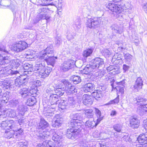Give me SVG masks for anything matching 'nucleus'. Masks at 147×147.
Instances as JSON below:
<instances>
[{"label":"nucleus","instance_id":"f257e3e1","mask_svg":"<svg viewBox=\"0 0 147 147\" xmlns=\"http://www.w3.org/2000/svg\"><path fill=\"white\" fill-rule=\"evenodd\" d=\"M49 123L42 118H41L40 122L37 124V130L38 136L41 139H46L49 137L50 132L45 129L49 126Z\"/></svg>","mask_w":147,"mask_h":147},{"label":"nucleus","instance_id":"f03ea898","mask_svg":"<svg viewBox=\"0 0 147 147\" xmlns=\"http://www.w3.org/2000/svg\"><path fill=\"white\" fill-rule=\"evenodd\" d=\"M59 98L57 97V96L55 94L51 95L49 97V102L51 104V106H50V109L48 110H47V108L44 107V111H47L45 113V114L46 116H48L49 117H51L52 116L53 113L50 111L51 108L52 109H55V107L56 104H58V100H59L58 99Z\"/></svg>","mask_w":147,"mask_h":147},{"label":"nucleus","instance_id":"7ed1b4c3","mask_svg":"<svg viewBox=\"0 0 147 147\" xmlns=\"http://www.w3.org/2000/svg\"><path fill=\"white\" fill-rule=\"evenodd\" d=\"M102 20L100 17H94L88 19L86 23V26L91 29H94L99 27Z\"/></svg>","mask_w":147,"mask_h":147},{"label":"nucleus","instance_id":"20e7f679","mask_svg":"<svg viewBox=\"0 0 147 147\" xmlns=\"http://www.w3.org/2000/svg\"><path fill=\"white\" fill-rule=\"evenodd\" d=\"M41 6L40 7L38 10L39 14L36 18V20H34V23L35 24L37 23L39 20L41 19H46L47 20L49 19L50 17L46 14V13L49 10L48 8L46 6Z\"/></svg>","mask_w":147,"mask_h":147},{"label":"nucleus","instance_id":"39448f33","mask_svg":"<svg viewBox=\"0 0 147 147\" xmlns=\"http://www.w3.org/2000/svg\"><path fill=\"white\" fill-rule=\"evenodd\" d=\"M134 100L135 102V103L141 106L140 110L138 111L140 115H142L145 113L147 112V104L143 105V102L146 100V99L144 98L141 96H138L134 98Z\"/></svg>","mask_w":147,"mask_h":147},{"label":"nucleus","instance_id":"423d86ee","mask_svg":"<svg viewBox=\"0 0 147 147\" xmlns=\"http://www.w3.org/2000/svg\"><path fill=\"white\" fill-rule=\"evenodd\" d=\"M22 69H20V72H23L24 74L26 75L28 77L33 74V66L28 63L24 64L22 67Z\"/></svg>","mask_w":147,"mask_h":147},{"label":"nucleus","instance_id":"0eeeda50","mask_svg":"<svg viewBox=\"0 0 147 147\" xmlns=\"http://www.w3.org/2000/svg\"><path fill=\"white\" fill-rule=\"evenodd\" d=\"M17 71H13L10 68L4 66V67L0 68V76L1 77H5L9 75H15L18 73Z\"/></svg>","mask_w":147,"mask_h":147},{"label":"nucleus","instance_id":"6e6552de","mask_svg":"<svg viewBox=\"0 0 147 147\" xmlns=\"http://www.w3.org/2000/svg\"><path fill=\"white\" fill-rule=\"evenodd\" d=\"M27 46V44L25 42L20 41L18 43L13 45L12 46L11 49L17 52H19L25 49Z\"/></svg>","mask_w":147,"mask_h":147},{"label":"nucleus","instance_id":"1a4fd4ad","mask_svg":"<svg viewBox=\"0 0 147 147\" xmlns=\"http://www.w3.org/2000/svg\"><path fill=\"white\" fill-rule=\"evenodd\" d=\"M54 52L52 48L47 47L44 51L40 52L38 55V58L41 60L45 59L46 57L50 56V54L53 55Z\"/></svg>","mask_w":147,"mask_h":147},{"label":"nucleus","instance_id":"9d476101","mask_svg":"<svg viewBox=\"0 0 147 147\" xmlns=\"http://www.w3.org/2000/svg\"><path fill=\"white\" fill-rule=\"evenodd\" d=\"M61 81L64 84L67 86L66 87L67 89L66 90V93H68L69 94H71L76 93L77 92V90L68 81L65 80H62Z\"/></svg>","mask_w":147,"mask_h":147},{"label":"nucleus","instance_id":"9b49d317","mask_svg":"<svg viewBox=\"0 0 147 147\" xmlns=\"http://www.w3.org/2000/svg\"><path fill=\"white\" fill-rule=\"evenodd\" d=\"M29 78L24 76L21 75L19 78H17L15 80V85L17 87H20L21 86L26 84Z\"/></svg>","mask_w":147,"mask_h":147},{"label":"nucleus","instance_id":"f8f14e48","mask_svg":"<svg viewBox=\"0 0 147 147\" xmlns=\"http://www.w3.org/2000/svg\"><path fill=\"white\" fill-rule=\"evenodd\" d=\"M38 59L37 60L36 62V64L35 66L34 71H37L39 73H40L41 70H42L45 67V61L43 60L40 59L38 58Z\"/></svg>","mask_w":147,"mask_h":147},{"label":"nucleus","instance_id":"ddd939ff","mask_svg":"<svg viewBox=\"0 0 147 147\" xmlns=\"http://www.w3.org/2000/svg\"><path fill=\"white\" fill-rule=\"evenodd\" d=\"M92 62L95 65L96 68L99 69L103 67L105 63L103 59L99 57L95 58L92 60Z\"/></svg>","mask_w":147,"mask_h":147},{"label":"nucleus","instance_id":"4468645a","mask_svg":"<svg viewBox=\"0 0 147 147\" xmlns=\"http://www.w3.org/2000/svg\"><path fill=\"white\" fill-rule=\"evenodd\" d=\"M107 8L111 10L112 11L115 13H119L122 11V8L120 5L109 3L107 6Z\"/></svg>","mask_w":147,"mask_h":147},{"label":"nucleus","instance_id":"2eb2a0df","mask_svg":"<svg viewBox=\"0 0 147 147\" xmlns=\"http://www.w3.org/2000/svg\"><path fill=\"white\" fill-rule=\"evenodd\" d=\"M83 102L87 106H91L93 102V97L87 94H84L82 97Z\"/></svg>","mask_w":147,"mask_h":147},{"label":"nucleus","instance_id":"dca6fc26","mask_svg":"<svg viewBox=\"0 0 147 147\" xmlns=\"http://www.w3.org/2000/svg\"><path fill=\"white\" fill-rule=\"evenodd\" d=\"M79 132L78 129L74 127L69 128L67 129L66 134V136L69 138H71L72 137L74 138Z\"/></svg>","mask_w":147,"mask_h":147},{"label":"nucleus","instance_id":"f3484780","mask_svg":"<svg viewBox=\"0 0 147 147\" xmlns=\"http://www.w3.org/2000/svg\"><path fill=\"white\" fill-rule=\"evenodd\" d=\"M129 121V126L133 128H137L139 125L140 121L136 117H131Z\"/></svg>","mask_w":147,"mask_h":147},{"label":"nucleus","instance_id":"a211bd4d","mask_svg":"<svg viewBox=\"0 0 147 147\" xmlns=\"http://www.w3.org/2000/svg\"><path fill=\"white\" fill-rule=\"evenodd\" d=\"M52 70V69L50 67H47L46 68L44 67L39 74V77L42 78H45L49 76Z\"/></svg>","mask_w":147,"mask_h":147},{"label":"nucleus","instance_id":"6ab92c4d","mask_svg":"<svg viewBox=\"0 0 147 147\" xmlns=\"http://www.w3.org/2000/svg\"><path fill=\"white\" fill-rule=\"evenodd\" d=\"M143 85L142 79L141 77H138L137 79L135 84L134 86V90L135 91L138 92L142 88Z\"/></svg>","mask_w":147,"mask_h":147},{"label":"nucleus","instance_id":"aec40b11","mask_svg":"<svg viewBox=\"0 0 147 147\" xmlns=\"http://www.w3.org/2000/svg\"><path fill=\"white\" fill-rule=\"evenodd\" d=\"M37 147H57V146L51 141L46 140L44 141L42 144L37 145Z\"/></svg>","mask_w":147,"mask_h":147},{"label":"nucleus","instance_id":"412c9836","mask_svg":"<svg viewBox=\"0 0 147 147\" xmlns=\"http://www.w3.org/2000/svg\"><path fill=\"white\" fill-rule=\"evenodd\" d=\"M111 28L113 33L121 34L123 31L122 27L117 24H113L111 26Z\"/></svg>","mask_w":147,"mask_h":147},{"label":"nucleus","instance_id":"4be33fe9","mask_svg":"<svg viewBox=\"0 0 147 147\" xmlns=\"http://www.w3.org/2000/svg\"><path fill=\"white\" fill-rule=\"evenodd\" d=\"M57 59V57H54L53 55H50L47 57L45 58L43 60H45L48 65H50L53 66L55 62V59Z\"/></svg>","mask_w":147,"mask_h":147},{"label":"nucleus","instance_id":"5701e85b","mask_svg":"<svg viewBox=\"0 0 147 147\" xmlns=\"http://www.w3.org/2000/svg\"><path fill=\"white\" fill-rule=\"evenodd\" d=\"M137 140L141 145L147 144V133L140 134L138 137Z\"/></svg>","mask_w":147,"mask_h":147},{"label":"nucleus","instance_id":"b1692460","mask_svg":"<svg viewBox=\"0 0 147 147\" xmlns=\"http://www.w3.org/2000/svg\"><path fill=\"white\" fill-rule=\"evenodd\" d=\"M58 108L59 110L60 111H64L66 109L67 106V102L63 100H58Z\"/></svg>","mask_w":147,"mask_h":147},{"label":"nucleus","instance_id":"393cba45","mask_svg":"<svg viewBox=\"0 0 147 147\" xmlns=\"http://www.w3.org/2000/svg\"><path fill=\"white\" fill-rule=\"evenodd\" d=\"M29 90L27 88H23L20 89L19 92L21 94L22 97L23 98H26L30 96L29 95Z\"/></svg>","mask_w":147,"mask_h":147},{"label":"nucleus","instance_id":"a878e982","mask_svg":"<svg viewBox=\"0 0 147 147\" xmlns=\"http://www.w3.org/2000/svg\"><path fill=\"white\" fill-rule=\"evenodd\" d=\"M94 86L93 84L88 83L84 85L83 90L86 92H91L94 89Z\"/></svg>","mask_w":147,"mask_h":147},{"label":"nucleus","instance_id":"bb28decb","mask_svg":"<svg viewBox=\"0 0 147 147\" xmlns=\"http://www.w3.org/2000/svg\"><path fill=\"white\" fill-rule=\"evenodd\" d=\"M9 126H10V129H11L12 131L15 132V131H17L18 129V128L19 125L18 123H17L15 122L12 120H9Z\"/></svg>","mask_w":147,"mask_h":147},{"label":"nucleus","instance_id":"cd10ccee","mask_svg":"<svg viewBox=\"0 0 147 147\" xmlns=\"http://www.w3.org/2000/svg\"><path fill=\"white\" fill-rule=\"evenodd\" d=\"M70 117L71 119L76 120L80 122L82 119V116L81 113H73L71 114Z\"/></svg>","mask_w":147,"mask_h":147},{"label":"nucleus","instance_id":"c85d7f7f","mask_svg":"<svg viewBox=\"0 0 147 147\" xmlns=\"http://www.w3.org/2000/svg\"><path fill=\"white\" fill-rule=\"evenodd\" d=\"M6 100H0V116H2L3 117H5L7 116H8L9 114H8V112L9 111L5 109H4L2 111H1V110L2 108V106L3 105V104L1 103V102H5L7 101Z\"/></svg>","mask_w":147,"mask_h":147},{"label":"nucleus","instance_id":"c756f323","mask_svg":"<svg viewBox=\"0 0 147 147\" xmlns=\"http://www.w3.org/2000/svg\"><path fill=\"white\" fill-rule=\"evenodd\" d=\"M69 60L65 61L63 64L61 69L64 71H66L69 70L71 68V64Z\"/></svg>","mask_w":147,"mask_h":147},{"label":"nucleus","instance_id":"7c9ffc66","mask_svg":"<svg viewBox=\"0 0 147 147\" xmlns=\"http://www.w3.org/2000/svg\"><path fill=\"white\" fill-rule=\"evenodd\" d=\"M99 123H97V121L96 123L94 120L87 121L85 123V125L86 127L90 128H93L95 127Z\"/></svg>","mask_w":147,"mask_h":147},{"label":"nucleus","instance_id":"2f4dec72","mask_svg":"<svg viewBox=\"0 0 147 147\" xmlns=\"http://www.w3.org/2000/svg\"><path fill=\"white\" fill-rule=\"evenodd\" d=\"M11 86L10 80H4L1 86L4 89H7L9 88Z\"/></svg>","mask_w":147,"mask_h":147},{"label":"nucleus","instance_id":"473e14b6","mask_svg":"<svg viewBox=\"0 0 147 147\" xmlns=\"http://www.w3.org/2000/svg\"><path fill=\"white\" fill-rule=\"evenodd\" d=\"M95 113L96 116L98 118L97 121V123H99L100 121L103 119L102 117H101V113L100 111L97 108H95Z\"/></svg>","mask_w":147,"mask_h":147},{"label":"nucleus","instance_id":"72a5a7b5","mask_svg":"<svg viewBox=\"0 0 147 147\" xmlns=\"http://www.w3.org/2000/svg\"><path fill=\"white\" fill-rule=\"evenodd\" d=\"M9 120L3 121L1 124V127L2 129L6 130L10 129V126H9Z\"/></svg>","mask_w":147,"mask_h":147},{"label":"nucleus","instance_id":"f704fd0d","mask_svg":"<svg viewBox=\"0 0 147 147\" xmlns=\"http://www.w3.org/2000/svg\"><path fill=\"white\" fill-rule=\"evenodd\" d=\"M84 113L87 117L88 118L93 117L94 113L92 109H86L84 110Z\"/></svg>","mask_w":147,"mask_h":147},{"label":"nucleus","instance_id":"c9c22d12","mask_svg":"<svg viewBox=\"0 0 147 147\" xmlns=\"http://www.w3.org/2000/svg\"><path fill=\"white\" fill-rule=\"evenodd\" d=\"M14 133V131L11 130H10L9 131L6 130L5 131L4 136L5 138L9 139L13 137Z\"/></svg>","mask_w":147,"mask_h":147},{"label":"nucleus","instance_id":"e433bc0d","mask_svg":"<svg viewBox=\"0 0 147 147\" xmlns=\"http://www.w3.org/2000/svg\"><path fill=\"white\" fill-rule=\"evenodd\" d=\"M70 125L72 128L74 127L78 129V127H77L78 126H80V122L74 119H72L71 120L70 123Z\"/></svg>","mask_w":147,"mask_h":147},{"label":"nucleus","instance_id":"4c0bfd02","mask_svg":"<svg viewBox=\"0 0 147 147\" xmlns=\"http://www.w3.org/2000/svg\"><path fill=\"white\" fill-rule=\"evenodd\" d=\"M56 95L57 96V97H59L62 96L64 93V88H57L55 90Z\"/></svg>","mask_w":147,"mask_h":147},{"label":"nucleus","instance_id":"58836bf2","mask_svg":"<svg viewBox=\"0 0 147 147\" xmlns=\"http://www.w3.org/2000/svg\"><path fill=\"white\" fill-rule=\"evenodd\" d=\"M93 50L92 49H88L85 50L83 52V55L84 57L87 58L90 56L92 54Z\"/></svg>","mask_w":147,"mask_h":147},{"label":"nucleus","instance_id":"ea45409f","mask_svg":"<svg viewBox=\"0 0 147 147\" xmlns=\"http://www.w3.org/2000/svg\"><path fill=\"white\" fill-rule=\"evenodd\" d=\"M92 95L97 100L102 96L101 92L99 90H96L93 92L92 93Z\"/></svg>","mask_w":147,"mask_h":147},{"label":"nucleus","instance_id":"a19ab883","mask_svg":"<svg viewBox=\"0 0 147 147\" xmlns=\"http://www.w3.org/2000/svg\"><path fill=\"white\" fill-rule=\"evenodd\" d=\"M2 58V59L1 58L0 59V65H3V66L1 67L3 68V67H4V66H6L5 65H7L10 62V61L8 59L7 57H3Z\"/></svg>","mask_w":147,"mask_h":147},{"label":"nucleus","instance_id":"79ce46f5","mask_svg":"<svg viewBox=\"0 0 147 147\" xmlns=\"http://www.w3.org/2000/svg\"><path fill=\"white\" fill-rule=\"evenodd\" d=\"M36 100L34 97L29 98L27 100L26 104L28 106H32L36 103Z\"/></svg>","mask_w":147,"mask_h":147},{"label":"nucleus","instance_id":"37998d69","mask_svg":"<svg viewBox=\"0 0 147 147\" xmlns=\"http://www.w3.org/2000/svg\"><path fill=\"white\" fill-rule=\"evenodd\" d=\"M71 79H72V80L75 84H78L81 81L80 77L77 76H72Z\"/></svg>","mask_w":147,"mask_h":147},{"label":"nucleus","instance_id":"c03bdc74","mask_svg":"<svg viewBox=\"0 0 147 147\" xmlns=\"http://www.w3.org/2000/svg\"><path fill=\"white\" fill-rule=\"evenodd\" d=\"M18 109L20 111L19 114L23 116L24 115V112L26 111V107L23 105H21L19 106Z\"/></svg>","mask_w":147,"mask_h":147},{"label":"nucleus","instance_id":"a18cd8bd","mask_svg":"<svg viewBox=\"0 0 147 147\" xmlns=\"http://www.w3.org/2000/svg\"><path fill=\"white\" fill-rule=\"evenodd\" d=\"M37 88H32L29 90V93L30 95V96H32V97H35L37 95Z\"/></svg>","mask_w":147,"mask_h":147},{"label":"nucleus","instance_id":"49530a36","mask_svg":"<svg viewBox=\"0 0 147 147\" xmlns=\"http://www.w3.org/2000/svg\"><path fill=\"white\" fill-rule=\"evenodd\" d=\"M54 120L57 123V124L59 125L60 126L62 122L63 119L62 117H60L59 115H56L55 117H54Z\"/></svg>","mask_w":147,"mask_h":147},{"label":"nucleus","instance_id":"de8ad7c7","mask_svg":"<svg viewBox=\"0 0 147 147\" xmlns=\"http://www.w3.org/2000/svg\"><path fill=\"white\" fill-rule=\"evenodd\" d=\"M61 138V136L58 135L55 132L52 133V139L55 142H58Z\"/></svg>","mask_w":147,"mask_h":147},{"label":"nucleus","instance_id":"09e8293b","mask_svg":"<svg viewBox=\"0 0 147 147\" xmlns=\"http://www.w3.org/2000/svg\"><path fill=\"white\" fill-rule=\"evenodd\" d=\"M9 49V47H5L2 45L0 46V51L3 53L2 54H4L8 53Z\"/></svg>","mask_w":147,"mask_h":147},{"label":"nucleus","instance_id":"8fccbe9b","mask_svg":"<svg viewBox=\"0 0 147 147\" xmlns=\"http://www.w3.org/2000/svg\"><path fill=\"white\" fill-rule=\"evenodd\" d=\"M18 147H27V142L25 140L20 141L18 143Z\"/></svg>","mask_w":147,"mask_h":147},{"label":"nucleus","instance_id":"3c124183","mask_svg":"<svg viewBox=\"0 0 147 147\" xmlns=\"http://www.w3.org/2000/svg\"><path fill=\"white\" fill-rule=\"evenodd\" d=\"M114 129L118 132H120L122 129V125L121 124H117L114 125L113 126Z\"/></svg>","mask_w":147,"mask_h":147},{"label":"nucleus","instance_id":"603ef678","mask_svg":"<svg viewBox=\"0 0 147 147\" xmlns=\"http://www.w3.org/2000/svg\"><path fill=\"white\" fill-rule=\"evenodd\" d=\"M117 44L118 45V50L119 51L124 50L125 49L126 44L125 43L117 42Z\"/></svg>","mask_w":147,"mask_h":147},{"label":"nucleus","instance_id":"864d4df0","mask_svg":"<svg viewBox=\"0 0 147 147\" xmlns=\"http://www.w3.org/2000/svg\"><path fill=\"white\" fill-rule=\"evenodd\" d=\"M124 59L126 61L130 62L132 59V56L128 53H124Z\"/></svg>","mask_w":147,"mask_h":147},{"label":"nucleus","instance_id":"5fc2aeb1","mask_svg":"<svg viewBox=\"0 0 147 147\" xmlns=\"http://www.w3.org/2000/svg\"><path fill=\"white\" fill-rule=\"evenodd\" d=\"M87 66H88V67L89 69V73H91L92 72H95L96 70L97 69V68H96V67L95 65L93 64L92 65H87Z\"/></svg>","mask_w":147,"mask_h":147},{"label":"nucleus","instance_id":"6e6d98bb","mask_svg":"<svg viewBox=\"0 0 147 147\" xmlns=\"http://www.w3.org/2000/svg\"><path fill=\"white\" fill-rule=\"evenodd\" d=\"M120 71L119 68H117V67L114 66L113 70L111 72V74L113 75H115L119 73Z\"/></svg>","mask_w":147,"mask_h":147},{"label":"nucleus","instance_id":"4d7b16f0","mask_svg":"<svg viewBox=\"0 0 147 147\" xmlns=\"http://www.w3.org/2000/svg\"><path fill=\"white\" fill-rule=\"evenodd\" d=\"M119 95H118L115 99L110 101L109 104H113L118 103L119 102Z\"/></svg>","mask_w":147,"mask_h":147},{"label":"nucleus","instance_id":"13d9d810","mask_svg":"<svg viewBox=\"0 0 147 147\" xmlns=\"http://www.w3.org/2000/svg\"><path fill=\"white\" fill-rule=\"evenodd\" d=\"M80 144L82 147H90L88 142L85 140L82 141Z\"/></svg>","mask_w":147,"mask_h":147},{"label":"nucleus","instance_id":"bf43d9fd","mask_svg":"<svg viewBox=\"0 0 147 147\" xmlns=\"http://www.w3.org/2000/svg\"><path fill=\"white\" fill-rule=\"evenodd\" d=\"M62 41L61 37V36L56 37L55 43L57 46H59L61 44Z\"/></svg>","mask_w":147,"mask_h":147},{"label":"nucleus","instance_id":"052dcab7","mask_svg":"<svg viewBox=\"0 0 147 147\" xmlns=\"http://www.w3.org/2000/svg\"><path fill=\"white\" fill-rule=\"evenodd\" d=\"M54 88L52 85L50 84L47 86V88L46 90V92L47 93H50L54 89Z\"/></svg>","mask_w":147,"mask_h":147},{"label":"nucleus","instance_id":"680f3d73","mask_svg":"<svg viewBox=\"0 0 147 147\" xmlns=\"http://www.w3.org/2000/svg\"><path fill=\"white\" fill-rule=\"evenodd\" d=\"M117 15H116V17L117 19L120 21H121L123 20V16L124 15H123V14L121 12H120L119 13H116Z\"/></svg>","mask_w":147,"mask_h":147},{"label":"nucleus","instance_id":"e2e57ef3","mask_svg":"<svg viewBox=\"0 0 147 147\" xmlns=\"http://www.w3.org/2000/svg\"><path fill=\"white\" fill-rule=\"evenodd\" d=\"M12 65L15 67H18L20 65V62L18 59L14 60L12 61Z\"/></svg>","mask_w":147,"mask_h":147},{"label":"nucleus","instance_id":"0e129e2a","mask_svg":"<svg viewBox=\"0 0 147 147\" xmlns=\"http://www.w3.org/2000/svg\"><path fill=\"white\" fill-rule=\"evenodd\" d=\"M81 24L80 21L79 20H76L74 24V27L77 29H79L81 27Z\"/></svg>","mask_w":147,"mask_h":147},{"label":"nucleus","instance_id":"69168bd1","mask_svg":"<svg viewBox=\"0 0 147 147\" xmlns=\"http://www.w3.org/2000/svg\"><path fill=\"white\" fill-rule=\"evenodd\" d=\"M88 66H87V65L83 69L81 70L83 74H89Z\"/></svg>","mask_w":147,"mask_h":147},{"label":"nucleus","instance_id":"338daca9","mask_svg":"<svg viewBox=\"0 0 147 147\" xmlns=\"http://www.w3.org/2000/svg\"><path fill=\"white\" fill-rule=\"evenodd\" d=\"M116 89L117 90H119L122 94H123L124 92V88L123 87H120V86H116Z\"/></svg>","mask_w":147,"mask_h":147},{"label":"nucleus","instance_id":"774afa93","mask_svg":"<svg viewBox=\"0 0 147 147\" xmlns=\"http://www.w3.org/2000/svg\"><path fill=\"white\" fill-rule=\"evenodd\" d=\"M124 7L126 8L125 9H131L132 8L131 3L128 2H127L124 5Z\"/></svg>","mask_w":147,"mask_h":147}]
</instances>
